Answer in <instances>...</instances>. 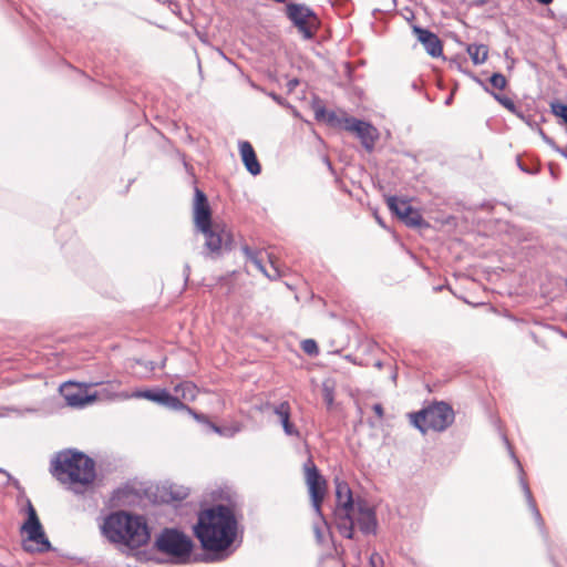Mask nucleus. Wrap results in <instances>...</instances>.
Returning <instances> with one entry per match:
<instances>
[{
    "label": "nucleus",
    "instance_id": "1",
    "mask_svg": "<svg viewBox=\"0 0 567 567\" xmlns=\"http://www.w3.org/2000/svg\"><path fill=\"white\" fill-rule=\"evenodd\" d=\"M193 529L203 549L214 556L212 560L229 556L237 534V520L229 506L219 504L199 512Z\"/></svg>",
    "mask_w": 567,
    "mask_h": 567
},
{
    "label": "nucleus",
    "instance_id": "2",
    "mask_svg": "<svg viewBox=\"0 0 567 567\" xmlns=\"http://www.w3.org/2000/svg\"><path fill=\"white\" fill-rule=\"evenodd\" d=\"M194 226L205 238L203 255L206 258L217 259L231 249L230 233L224 224L212 220L207 197L199 188H195Z\"/></svg>",
    "mask_w": 567,
    "mask_h": 567
},
{
    "label": "nucleus",
    "instance_id": "3",
    "mask_svg": "<svg viewBox=\"0 0 567 567\" xmlns=\"http://www.w3.org/2000/svg\"><path fill=\"white\" fill-rule=\"evenodd\" d=\"M51 474L61 483L86 486L95 480V462L83 452L69 449L58 452L51 461Z\"/></svg>",
    "mask_w": 567,
    "mask_h": 567
},
{
    "label": "nucleus",
    "instance_id": "4",
    "mask_svg": "<svg viewBox=\"0 0 567 567\" xmlns=\"http://www.w3.org/2000/svg\"><path fill=\"white\" fill-rule=\"evenodd\" d=\"M101 532L113 544H123L131 548L145 545L150 539L146 522L142 517L124 512L110 514L101 526Z\"/></svg>",
    "mask_w": 567,
    "mask_h": 567
},
{
    "label": "nucleus",
    "instance_id": "5",
    "mask_svg": "<svg viewBox=\"0 0 567 567\" xmlns=\"http://www.w3.org/2000/svg\"><path fill=\"white\" fill-rule=\"evenodd\" d=\"M336 484V508L334 520L341 536L348 539L354 538V506L355 502L348 483L334 480Z\"/></svg>",
    "mask_w": 567,
    "mask_h": 567
},
{
    "label": "nucleus",
    "instance_id": "6",
    "mask_svg": "<svg viewBox=\"0 0 567 567\" xmlns=\"http://www.w3.org/2000/svg\"><path fill=\"white\" fill-rule=\"evenodd\" d=\"M411 423L423 434L427 431L443 432L454 422V411L445 402H436L410 414Z\"/></svg>",
    "mask_w": 567,
    "mask_h": 567
},
{
    "label": "nucleus",
    "instance_id": "7",
    "mask_svg": "<svg viewBox=\"0 0 567 567\" xmlns=\"http://www.w3.org/2000/svg\"><path fill=\"white\" fill-rule=\"evenodd\" d=\"M25 509L28 518L21 526V533L27 535V538L22 543L23 549L29 553L49 551L51 549V543L45 536L35 508L30 499L27 501Z\"/></svg>",
    "mask_w": 567,
    "mask_h": 567
},
{
    "label": "nucleus",
    "instance_id": "8",
    "mask_svg": "<svg viewBox=\"0 0 567 567\" xmlns=\"http://www.w3.org/2000/svg\"><path fill=\"white\" fill-rule=\"evenodd\" d=\"M156 547L178 561H186L193 550V540L177 529H164L156 539Z\"/></svg>",
    "mask_w": 567,
    "mask_h": 567
},
{
    "label": "nucleus",
    "instance_id": "9",
    "mask_svg": "<svg viewBox=\"0 0 567 567\" xmlns=\"http://www.w3.org/2000/svg\"><path fill=\"white\" fill-rule=\"evenodd\" d=\"M286 14L305 40L315 38L320 20L312 9L306 4L291 2L286 6Z\"/></svg>",
    "mask_w": 567,
    "mask_h": 567
},
{
    "label": "nucleus",
    "instance_id": "10",
    "mask_svg": "<svg viewBox=\"0 0 567 567\" xmlns=\"http://www.w3.org/2000/svg\"><path fill=\"white\" fill-rule=\"evenodd\" d=\"M303 472L312 508L317 516L321 520L326 522L321 511V505L327 494V481L311 458H308L303 464Z\"/></svg>",
    "mask_w": 567,
    "mask_h": 567
},
{
    "label": "nucleus",
    "instance_id": "11",
    "mask_svg": "<svg viewBox=\"0 0 567 567\" xmlns=\"http://www.w3.org/2000/svg\"><path fill=\"white\" fill-rule=\"evenodd\" d=\"M344 130L354 133L362 146L369 152L374 148L379 138V132L372 124L355 117H349L344 121Z\"/></svg>",
    "mask_w": 567,
    "mask_h": 567
},
{
    "label": "nucleus",
    "instance_id": "12",
    "mask_svg": "<svg viewBox=\"0 0 567 567\" xmlns=\"http://www.w3.org/2000/svg\"><path fill=\"white\" fill-rule=\"evenodd\" d=\"M354 525L358 524L361 533L369 535L375 534L378 529V519L375 511L367 501L358 498L353 513Z\"/></svg>",
    "mask_w": 567,
    "mask_h": 567
},
{
    "label": "nucleus",
    "instance_id": "13",
    "mask_svg": "<svg viewBox=\"0 0 567 567\" xmlns=\"http://www.w3.org/2000/svg\"><path fill=\"white\" fill-rule=\"evenodd\" d=\"M135 396L147 399L171 410L177 411L186 408L179 398L172 395L165 389L138 391L135 393Z\"/></svg>",
    "mask_w": 567,
    "mask_h": 567
},
{
    "label": "nucleus",
    "instance_id": "14",
    "mask_svg": "<svg viewBox=\"0 0 567 567\" xmlns=\"http://www.w3.org/2000/svg\"><path fill=\"white\" fill-rule=\"evenodd\" d=\"M413 32L431 56L437 58L442 54V42L435 33L421 27H414Z\"/></svg>",
    "mask_w": 567,
    "mask_h": 567
},
{
    "label": "nucleus",
    "instance_id": "15",
    "mask_svg": "<svg viewBox=\"0 0 567 567\" xmlns=\"http://www.w3.org/2000/svg\"><path fill=\"white\" fill-rule=\"evenodd\" d=\"M239 153L246 169L254 176L260 174L261 166L257 159L254 147L249 142H239Z\"/></svg>",
    "mask_w": 567,
    "mask_h": 567
},
{
    "label": "nucleus",
    "instance_id": "16",
    "mask_svg": "<svg viewBox=\"0 0 567 567\" xmlns=\"http://www.w3.org/2000/svg\"><path fill=\"white\" fill-rule=\"evenodd\" d=\"M61 393L68 405L73 408H83L95 400V396L83 394L81 390L74 391L72 385L62 386Z\"/></svg>",
    "mask_w": 567,
    "mask_h": 567
},
{
    "label": "nucleus",
    "instance_id": "17",
    "mask_svg": "<svg viewBox=\"0 0 567 567\" xmlns=\"http://www.w3.org/2000/svg\"><path fill=\"white\" fill-rule=\"evenodd\" d=\"M274 413L278 416L287 435L297 437L300 435L299 431L290 422V404L287 401L274 406Z\"/></svg>",
    "mask_w": 567,
    "mask_h": 567
},
{
    "label": "nucleus",
    "instance_id": "18",
    "mask_svg": "<svg viewBox=\"0 0 567 567\" xmlns=\"http://www.w3.org/2000/svg\"><path fill=\"white\" fill-rule=\"evenodd\" d=\"M315 117L317 121H324L332 127H342L344 128V121L350 116H339L333 111H327L326 107L319 103L313 105Z\"/></svg>",
    "mask_w": 567,
    "mask_h": 567
},
{
    "label": "nucleus",
    "instance_id": "19",
    "mask_svg": "<svg viewBox=\"0 0 567 567\" xmlns=\"http://www.w3.org/2000/svg\"><path fill=\"white\" fill-rule=\"evenodd\" d=\"M512 456L515 460V462H516V464L518 466L519 473H520V485H522L523 492L525 494L526 501L528 503V507L530 508V511H532V513H533V515H534L538 526L540 528H543L544 527V520H543L542 515H540V513H539V511H538V508L536 506V503H535V499H534V497L532 495L529 486H528L527 482L523 477L524 472H523L522 464H520V462L516 458V456L513 453H512Z\"/></svg>",
    "mask_w": 567,
    "mask_h": 567
},
{
    "label": "nucleus",
    "instance_id": "20",
    "mask_svg": "<svg viewBox=\"0 0 567 567\" xmlns=\"http://www.w3.org/2000/svg\"><path fill=\"white\" fill-rule=\"evenodd\" d=\"M243 251L247 256V258L256 266V268L264 275H266L268 278L272 279L279 276V271L275 266L274 261H271L272 274L266 269L265 265L262 264L261 251H254L248 246H244Z\"/></svg>",
    "mask_w": 567,
    "mask_h": 567
},
{
    "label": "nucleus",
    "instance_id": "21",
    "mask_svg": "<svg viewBox=\"0 0 567 567\" xmlns=\"http://www.w3.org/2000/svg\"><path fill=\"white\" fill-rule=\"evenodd\" d=\"M189 494V489L183 485L168 484L163 487L162 498L165 502L183 501Z\"/></svg>",
    "mask_w": 567,
    "mask_h": 567
},
{
    "label": "nucleus",
    "instance_id": "22",
    "mask_svg": "<svg viewBox=\"0 0 567 567\" xmlns=\"http://www.w3.org/2000/svg\"><path fill=\"white\" fill-rule=\"evenodd\" d=\"M386 204L389 209L400 219L402 218L403 214H406L409 212V208L411 207L409 200L399 199L395 196L388 197Z\"/></svg>",
    "mask_w": 567,
    "mask_h": 567
},
{
    "label": "nucleus",
    "instance_id": "23",
    "mask_svg": "<svg viewBox=\"0 0 567 567\" xmlns=\"http://www.w3.org/2000/svg\"><path fill=\"white\" fill-rule=\"evenodd\" d=\"M467 53L470 54L474 64H482L487 59L488 48L484 44H470L467 47Z\"/></svg>",
    "mask_w": 567,
    "mask_h": 567
},
{
    "label": "nucleus",
    "instance_id": "24",
    "mask_svg": "<svg viewBox=\"0 0 567 567\" xmlns=\"http://www.w3.org/2000/svg\"><path fill=\"white\" fill-rule=\"evenodd\" d=\"M401 220L409 227L427 226L421 213L412 206L409 208L406 214H403Z\"/></svg>",
    "mask_w": 567,
    "mask_h": 567
},
{
    "label": "nucleus",
    "instance_id": "25",
    "mask_svg": "<svg viewBox=\"0 0 567 567\" xmlns=\"http://www.w3.org/2000/svg\"><path fill=\"white\" fill-rule=\"evenodd\" d=\"M176 396L183 400H194L196 398L197 388L192 382H182L174 388Z\"/></svg>",
    "mask_w": 567,
    "mask_h": 567
},
{
    "label": "nucleus",
    "instance_id": "26",
    "mask_svg": "<svg viewBox=\"0 0 567 567\" xmlns=\"http://www.w3.org/2000/svg\"><path fill=\"white\" fill-rule=\"evenodd\" d=\"M486 91L489 92V90L487 87H486ZM491 94L494 96V99L501 105H503L505 109H507L511 113L523 118L520 111L517 109V106L515 105L514 101L511 97H508L504 94H498V93L492 92V91H491Z\"/></svg>",
    "mask_w": 567,
    "mask_h": 567
},
{
    "label": "nucleus",
    "instance_id": "27",
    "mask_svg": "<svg viewBox=\"0 0 567 567\" xmlns=\"http://www.w3.org/2000/svg\"><path fill=\"white\" fill-rule=\"evenodd\" d=\"M301 349L308 355L315 357V355H318V353H319L318 344L313 339L303 340L301 343Z\"/></svg>",
    "mask_w": 567,
    "mask_h": 567
},
{
    "label": "nucleus",
    "instance_id": "28",
    "mask_svg": "<svg viewBox=\"0 0 567 567\" xmlns=\"http://www.w3.org/2000/svg\"><path fill=\"white\" fill-rule=\"evenodd\" d=\"M489 82L491 84L495 87V89H498V90H503L505 89L506 84H507V80L506 78L502 74V73H494L491 78H489Z\"/></svg>",
    "mask_w": 567,
    "mask_h": 567
},
{
    "label": "nucleus",
    "instance_id": "29",
    "mask_svg": "<svg viewBox=\"0 0 567 567\" xmlns=\"http://www.w3.org/2000/svg\"><path fill=\"white\" fill-rule=\"evenodd\" d=\"M208 426L216 433L220 434V435H225V436H233L234 434H236L238 431H239V427H234V429H230V427H220L214 423H208Z\"/></svg>",
    "mask_w": 567,
    "mask_h": 567
},
{
    "label": "nucleus",
    "instance_id": "30",
    "mask_svg": "<svg viewBox=\"0 0 567 567\" xmlns=\"http://www.w3.org/2000/svg\"><path fill=\"white\" fill-rule=\"evenodd\" d=\"M551 109L554 114L561 117L564 122L567 124V104L554 103L551 105Z\"/></svg>",
    "mask_w": 567,
    "mask_h": 567
},
{
    "label": "nucleus",
    "instance_id": "31",
    "mask_svg": "<svg viewBox=\"0 0 567 567\" xmlns=\"http://www.w3.org/2000/svg\"><path fill=\"white\" fill-rule=\"evenodd\" d=\"M370 567H382L383 559L378 553H373L369 559Z\"/></svg>",
    "mask_w": 567,
    "mask_h": 567
},
{
    "label": "nucleus",
    "instance_id": "32",
    "mask_svg": "<svg viewBox=\"0 0 567 567\" xmlns=\"http://www.w3.org/2000/svg\"><path fill=\"white\" fill-rule=\"evenodd\" d=\"M183 410H186L190 415L194 416L195 420L199 421V422H204L208 425V423H210L207 417L204 415V414H198L196 413L195 411H193L190 408H188L186 405V408H184Z\"/></svg>",
    "mask_w": 567,
    "mask_h": 567
},
{
    "label": "nucleus",
    "instance_id": "33",
    "mask_svg": "<svg viewBox=\"0 0 567 567\" xmlns=\"http://www.w3.org/2000/svg\"><path fill=\"white\" fill-rule=\"evenodd\" d=\"M323 398H324V401L327 402V404L331 405L333 403V391L330 388L324 386L323 388Z\"/></svg>",
    "mask_w": 567,
    "mask_h": 567
},
{
    "label": "nucleus",
    "instance_id": "34",
    "mask_svg": "<svg viewBox=\"0 0 567 567\" xmlns=\"http://www.w3.org/2000/svg\"><path fill=\"white\" fill-rule=\"evenodd\" d=\"M372 410L374 411V413L378 415L379 419L383 417L384 412H383V408H382V405L380 403H375L372 406Z\"/></svg>",
    "mask_w": 567,
    "mask_h": 567
},
{
    "label": "nucleus",
    "instance_id": "35",
    "mask_svg": "<svg viewBox=\"0 0 567 567\" xmlns=\"http://www.w3.org/2000/svg\"><path fill=\"white\" fill-rule=\"evenodd\" d=\"M555 151H556L559 155H561L563 157H565V158L567 159V153H566V151H564V148H561V147H555Z\"/></svg>",
    "mask_w": 567,
    "mask_h": 567
},
{
    "label": "nucleus",
    "instance_id": "36",
    "mask_svg": "<svg viewBox=\"0 0 567 567\" xmlns=\"http://www.w3.org/2000/svg\"><path fill=\"white\" fill-rule=\"evenodd\" d=\"M270 96L278 103H281V97L277 95L276 93H271Z\"/></svg>",
    "mask_w": 567,
    "mask_h": 567
},
{
    "label": "nucleus",
    "instance_id": "37",
    "mask_svg": "<svg viewBox=\"0 0 567 567\" xmlns=\"http://www.w3.org/2000/svg\"><path fill=\"white\" fill-rule=\"evenodd\" d=\"M536 1L542 3V4H545V6H547V4L553 2V0H536Z\"/></svg>",
    "mask_w": 567,
    "mask_h": 567
},
{
    "label": "nucleus",
    "instance_id": "38",
    "mask_svg": "<svg viewBox=\"0 0 567 567\" xmlns=\"http://www.w3.org/2000/svg\"><path fill=\"white\" fill-rule=\"evenodd\" d=\"M374 367L381 369L383 367L382 361H375Z\"/></svg>",
    "mask_w": 567,
    "mask_h": 567
},
{
    "label": "nucleus",
    "instance_id": "39",
    "mask_svg": "<svg viewBox=\"0 0 567 567\" xmlns=\"http://www.w3.org/2000/svg\"><path fill=\"white\" fill-rule=\"evenodd\" d=\"M452 100H453V96H449L446 100H445V104L446 105H450L452 103Z\"/></svg>",
    "mask_w": 567,
    "mask_h": 567
},
{
    "label": "nucleus",
    "instance_id": "40",
    "mask_svg": "<svg viewBox=\"0 0 567 567\" xmlns=\"http://www.w3.org/2000/svg\"><path fill=\"white\" fill-rule=\"evenodd\" d=\"M185 271H186V279H187L188 275H189V266L188 265L185 266Z\"/></svg>",
    "mask_w": 567,
    "mask_h": 567
},
{
    "label": "nucleus",
    "instance_id": "41",
    "mask_svg": "<svg viewBox=\"0 0 567 567\" xmlns=\"http://www.w3.org/2000/svg\"><path fill=\"white\" fill-rule=\"evenodd\" d=\"M395 379H396V373H393L392 374V380L395 381Z\"/></svg>",
    "mask_w": 567,
    "mask_h": 567
},
{
    "label": "nucleus",
    "instance_id": "42",
    "mask_svg": "<svg viewBox=\"0 0 567 567\" xmlns=\"http://www.w3.org/2000/svg\"><path fill=\"white\" fill-rule=\"evenodd\" d=\"M0 472H1V473H7L4 470H1V468H0Z\"/></svg>",
    "mask_w": 567,
    "mask_h": 567
},
{
    "label": "nucleus",
    "instance_id": "43",
    "mask_svg": "<svg viewBox=\"0 0 567 567\" xmlns=\"http://www.w3.org/2000/svg\"><path fill=\"white\" fill-rule=\"evenodd\" d=\"M565 285H566V287H567V278L565 279Z\"/></svg>",
    "mask_w": 567,
    "mask_h": 567
},
{
    "label": "nucleus",
    "instance_id": "44",
    "mask_svg": "<svg viewBox=\"0 0 567 567\" xmlns=\"http://www.w3.org/2000/svg\"><path fill=\"white\" fill-rule=\"evenodd\" d=\"M564 151H566V153H567V147H566V148H564Z\"/></svg>",
    "mask_w": 567,
    "mask_h": 567
}]
</instances>
